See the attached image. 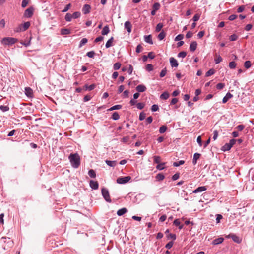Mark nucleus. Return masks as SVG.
I'll return each instance as SVG.
<instances>
[{
    "label": "nucleus",
    "mask_w": 254,
    "mask_h": 254,
    "mask_svg": "<svg viewBox=\"0 0 254 254\" xmlns=\"http://www.w3.org/2000/svg\"><path fill=\"white\" fill-rule=\"evenodd\" d=\"M70 164L74 168H77L80 164V158L77 153L70 154L68 157Z\"/></svg>",
    "instance_id": "obj_1"
},
{
    "label": "nucleus",
    "mask_w": 254,
    "mask_h": 254,
    "mask_svg": "<svg viewBox=\"0 0 254 254\" xmlns=\"http://www.w3.org/2000/svg\"><path fill=\"white\" fill-rule=\"evenodd\" d=\"M17 41V39L12 37L3 38L1 42L3 45L10 46L15 44Z\"/></svg>",
    "instance_id": "obj_2"
},
{
    "label": "nucleus",
    "mask_w": 254,
    "mask_h": 254,
    "mask_svg": "<svg viewBox=\"0 0 254 254\" xmlns=\"http://www.w3.org/2000/svg\"><path fill=\"white\" fill-rule=\"evenodd\" d=\"M102 195L105 200L108 202H111L112 200L110 198L108 190L105 188H102L101 190Z\"/></svg>",
    "instance_id": "obj_3"
},
{
    "label": "nucleus",
    "mask_w": 254,
    "mask_h": 254,
    "mask_svg": "<svg viewBox=\"0 0 254 254\" xmlns=\"http://www.w3.org/2000/svg\"><path fill=\"white\" fill-rule=\"evenodd\" d=\"M30 26L29 22H24L23 24L20 25V30H15L16 32L26 31Z\"/></svg>",
    "instance_id": "obj_4"
},
{
    "label": "nucleus",
    "mask_w": 254,
    "mask_h": 254,
    "mask_svg": "<svg viewBox=\"0 0 254 254\" xmlns=\"http://www.w3.org/2000/svg\"><path fill=\"white\" fill-rule=\"evenodd\" d=\"M130 177L129 176L120 177L117 179V182L118 184H123L128 182L130 180Z\"/></svg>",
    "instance_id": "obj_5"
},
{
    "label": "nucleus",
    "mask_w": 254,
    "mask_h": 254,
    "mask_svg": "<svg viewBox=\"0 0 254 254\" xmlns=\"http://www.w3.org/2000/svg\"><path fill=\"white\" fill-rule=\"evenodd\" d=\"M34 9L30 7L28 8L24 12V16L27 18H30L33 14Z\"/></svg>",
    "instance_id": "obj_6"
},
{
    "label": "nucleus",
    "mask_w": 254,
    "mask_h": 254,
    "mask_svg": "<svg viewBox=\"0 0 254 254\" xmlns=\"http://www.w3.org/2000/svg\"><path fill=\"white\" fill-rule=\"evenodd\" d=\"M25 94L28 97L31 98L33 96V90L30 87H25Z\"/></svg>",
    "instance_id": "obj_7"
},
{
    "label": "nucleus",
    "mask_w": 254,
    "mask_h": 254,
    "mask_svg": "<svg viewBox=\"0 0 254 254\" xmlns=\"http://www.w3.org/2000/svg\"><path fill=\"white\" fill-rule=\"evenodd\" d=\"M90 187L94 190L98 189L99 187V184L97 181H95L93 180H90L89 182Z\"/></svg>",
    "instance_id": "obj_8"
},
{
    "label": "nucleus",
    "mask_w": 254,
    "mask_h": 254,
    "mask_svg": "<svg viewBox=\"0 0 254 254\" xmlns=\"http://www.w3.org/2000/svg\"><path fill=\"white\" fill-rule=\"evenodd\" d=\"M170 63L171 66L172 67H177L178 66V63L177 61L173 57L170 58Z\"/></svg>",
    "instance_id": "obj_9"
},
{
    "label": "nucleus",
    "mask_w": 254,
    "mask_h": 254,
    "mask_svg": "<svg viewBox=\"0 0 254 254\" xmlns=\"http://www.w3.org/2000/svg\"><path fill=\"white\" fill-rule=\"evenodd\" d=\"M227 237L231 238L233 241L237 243H240L241 241L240 238L235 234L229 235Z\"/></svg>",
    "instance_id": "obj_10"
},
{
    "label": "nucleus",
    "mask_w": 254,
    "mask_h": 254,
    "mask_svg": "<svg viewBox=\"0 0 254 254\" xmlns=\"http://www.w3.org/2000/svg\"><path fill=\"white\" fill-rule=\"evenodd\" d=\"M91 6L89 4H85L82 8V12L84 14L89 13L90 11Z\"/></svg>",
    "instance_id": "obj_11"
},
{
    "label": "nucleus",
    "mask_w": 254,
    "mask_h": 254,
    "mask_svg": "<svg viewBox=\"0 0 254 254\" xmlns=\"http://www.w3.org/2000/svg\"><path fill=\"white\" fill-rule=\"evenodd\" d=\"M125 29L127 30L128 33H130L131 31L132 26L129 21H126L124 24Z\"/></svg>",
    "instance_id": "obj_12"
},
{
    "label": "nucleus",
    "mask_w": 254,
    "mask_h": 254,
    "mask_svg": "<svg viewBox=\"0 0 254 254\" xmlns=\"http://www.w3.org/2000/svg\"><path fill=\"white\" fill-rule=\"evenodd\" d=\"M233 97V95L230 92H228L226 95L223 97L222 100L223 103H226L230 99Z\"/></svg>",
    "instance_id": "obj_13"
},
{
    "label": "nucleus",
    "mask_w": 254,
    "mask_h": 254,
    "mask_svg": "<svg viewBox=\"0 0 254 254\" xmlns=\"http://www.w3.org/2000/svg\"><path fill=\"white\" fill-rule=\"evenodd\" d=\"M206 190V188L205 186H201L198 187L197 189H195L193 190V193H197L198 192H201Z\"/></svg>",
    "instance_id": "obj_14"
},
{
    "label": "nucleus",
    "mask_w": 254,
    "mask_h": 254,
    "mask_svg": "<svg viewBox=\"0 0 254 254\" xmlns=\"http://www.w3.org/2000/svg\"><path fill=\"white\" fill-rule=\"evenodd\" d=\"M224 241V238L222 237H219L218 238H216L214 239L212 242V244L214 245H218L220 244H221Z\"/></svg>",
    "instance_id": "obj_15"
},
{
    "label": "nucleus",
    "mask_w": 254,
    "mask_h": 254,
    "mask_svg": "<svg viewBox=\"0 0 254 254\" xmlns=\"http://www.w3.org/2000/svg\"><path fill=\"white\" fill-rule=\"evenodd\" d=\"M146 89V87L142 84H140L136 86V90L139 92H144Z\"/></svg>",
    "instance_id": "obj_16"
},
{
    "label": "nucleus",
    "mask_w": 254,
    "mask_h": 254,
    "mask_svg": "<svg viewBox=\"0 0 254 254\" xmlns=\"http://www.w3.org/2000/svg\"><path fill=\"white\" fill-rule=\"evenodd\" d=\"M144 41L150 44H153V41L152 39V36L151 35H145L144 37Z\"/></svg>",
    "instance_id": "obj_17"
},
{
    "label": "nucleus",
    "mask_w": 254,
    "mask_h": 254,
    "mask_svg": "<svg viewBox=\"0 0 254 254\" xmlns=\"http://www.w3.org/2000/svg\"><path fill=\"white\" fill-rule=\"evenodd\" d=\"M197 44L196 41H193L190 46V49L191 51L194 52L197 48Z\"/></svg>",
    "instance_id": "obj_18"
},
{
    "label": "nucleus",
    "mask_w": 254,
    "mask_h": 254,
    "mask_svg": "<svg viewBox=\"0 0 254 254\" xmlns=\"http://www.w3.org/2000/svg\"><path fill=\"white\" fill-rule=\"evenodd\" d=\"M127 212V208H122L119 210H118L117 212V214L120 216H122L123 215H124V214H125L126 212Z\"/></svg>",
    "instance_id": "obj_19"
},
{
    "label": "nucleus",
    "mask_w": 254,
    "mask_h": 254,
    "mask_svg": "<svg viewBox=\"0 0 254 254\" xmlns=\"http://www.w3.org/2000/svg\"><path fill=\"white\" fill-rule=\"evenodd\" d=\"M200 154L198 153H195L193 155L192 163L193 165H195L197 163V160L200 158Z\"/></svg>",
    "instance_id": "obj_20"
},
{
    "label": "nucleus",
    "mask_w": 254,
    "mask_h": 254,
    "mask_svg": "<svg viewBox=\"0 0 254 254\" xmlns=\"http://www.w3.org/2000/svg\"><path fill=\"white\" fill-rule=\"evenodd\" d=\"M109 32H110V29H109V27L108 25H106L103 28V29L101 32V33L103 35H107L109 33Z\"/></svg>",
    "instance_id": "obj_21"
},
{
    "label": "nucleus",
    "mask_w": 254,
    "mask_h": 254,
    "mask_svg": "<svg viewBox=\"0 0 254 254\" xmlns=\"http://www.w3.org/2000/svg\"><path fill=\"white\" fill-rule=\"evenodd\" d=\"M231 145L229 143H227L222 146V150L223 151H229L231 149Z\"/></svg>",
    "instance_id": "obj_22"
},
{
    "label": "nucleus",
    "mask_w": 254,
    "mask_h": 254,
    "mask_svg": "<svg viewBox=\"0 0 254 254\" xmlns=\"http://www.w3.org/2000/svg\"><path fill=\"white\" fill-rule=\"evenodd\" d=\"M106 163L110 167H115L117 165L116 161H110V160H106Z\"/></svg>",
    "instance_id": "obj_23"
},
{
    "label": "nucleus",
    "mask_w": 254,
    "mask_h": 254,
    "mask_svg": "<svg viewBox=\"0 0 254 254\" xmlns=\"http://www.w3.org/2000/svg\"><path fill=\"white\" fill-rule=\"evenodd\" d=\"M113 40H114V38L113 37H112L110 39H109L107 41V42H106V45H105V47L106 48H108L110 47L111 46H112Z\"/></svg>",
    "instance_id": "obj_24"
},
{
    "label": "nucleus",
    "mask_w": 254,
    "mask_h": 254,
    "mask_svg": "<svg viewBox=\"0 0 254 254\" xmlns=\"http://www.w3.org/2000/svg\"><path fill=\"white\" fill-rule=\"evenodd\" d=\"M121 108H122V105H116L112 106L110 108L108 109V111H111L115 110H119V109H121Z\"/></svg>",
    "instance_id": "obj_25"
},
{
    "label": "nucleus",
    "mask_w": 254,
    "mask_h": 254,
    "mask_svg": "<svg viewBox=\"0 0 254 254\" xmlns=\"http://www.w3.org/2000/svg\"><path fill=\"white\" fill-rule=\"evenodd\" d=\"M96 87V85L94 84H91L90 85H85L84 86V88L86 90H89V91H91L92 90H93Z\"/></svg>",
    "instance_id": "obj_26"
},
{
    "label": "nucleus",
    "mask_w": 254,
    "mask_h": 254,
    "mask_svg": "<svg viewBox=\"0 0 254 254\" xmlns=\"http://www.w3.org/2000/svg\"><path fill=\"white\" fill-rule=\"evenodd\" d=\"M169 94L167 92H164L162 93L160 95V98L161 99L166 100L169 98Z\"/></svg>",
    "instance_id": "obj_27"
},
{
    "label": "nucleus",
    "mask_w": 254,
    "mask_h": 254,
    "mask_svg": "<svg viewBox=\"0 0 254 254\" xmlns=\"http://www.w3.org/2000/svg\"><path fill=\"white\" fill-rule=\"evenodd\" d=\"M70 33V31L68 29L63 28L61 30L62 35H67Z\"/></svg>",
    "instance_id": "obj_28"
},
{
    "label": "nucleus",
    "mask_w": 254,
    "mask_h": 254,
    "mask_svg": "<svg viewBox=\"0 0 254 254\" xmlns=\"http://www.w3.org/2000/svg\"><path fill=\"white\" fill-rule=\"evenodd\" d=\"M166 36V33L164 31H161L158 35V38L159 40H162Z\"/></svg>",
    "instance_id": "obj_29"
},
{
    "label": "nucleus",
    "mask_w": 254,
    "mask_h": 254,
    "mask_svg": "<svg viewBox=\"0 0 254 254\" xmlns=\"http://www.w3.org/2000/svg\"><path fill=\"white\" fill-rule=\"evenodd\" d=\"M88 175L91 178H94L96 177V175L94 170L91 169L88 171Z\"/></svg>",
    "instance_id": "obj_30"
},
{
    "label": "nucleus",
    "mask_w": 254,
    "mask_h": 254,
    "mask_svg": "<svg viewBox=\"0 0 254 254\" xmlns=\"http://www.w3.org/2000/svg\"><path fill=\"white\" fill-rule=\"evenodd\" d=\"M120 115L117 112H114L112 116V119L114 120H117L119 119Z\"/></svg>",
    "instance_id": "obj_31"
},
{
    "label": "nucleus",
    "mask_w": 254,
    "mask_h": 254,
    "mask_svg": "<svg viewBox=\"0 0 254 254\" xmlns=\"http://www.w3.org/2000/svg\"><path fill=\"white\" fill-rule=\"evenodd\" d=\"M72 18V14L69 13H67L66 14L65 16V20L66 21L69 22L71 21Z\"/></svg>",
    "instance_id": "obj_32"
},
{
    "label": "nucleus",
    "mask_w": 254,
    "mask_h": 254,
    "mask_svg": "<svg viewBox=\"0 0 254 254\" xmlns=\"http://www.w3.org/2000/svg\"><path fill=\"white\" fill-rule=\"evenodd\" d=\"M88 42V39L87 38H83L81 41H80V44H79V48H81L82 47L83 45H84L85 44H86Z\"/></svg>",
    "instance_id": "obj_33"
},
{
    "label": "nucleus",
    "mask_w": 254,
    "mask_h": 254,
    "mask_svg": "<svg viewBox=\"0 0 254 254\" xmlns=\"http://www.w3.org/2000/svg\"><path fill=\"white\" fill-rule=\"evenodd\" d=\"M185 161L184 160H180L178 162H175L173 163V166L175 167H178L181 165L184 164Z\"/></svg>",
    "instance_id": "obj_34"
},
{
    "label": "nucleus",
    "mask_w": 254,
    "mask_h": 254,
    "mask_svg": "<svg viewBox=\"0 0 254 254\" xmlns=\"http://www.w3.org/2000/svg\"><path fill=\"white\" fill-rule=\"evenodd\" d=\"M167 129V126H166L165 125H163L159 128V132L160 133H163L166 131Z\"/></svg>",
    "instance_id": "obj_35"
},
{
    "label": "nucleus",
    "mask_w": 254,
    "mask_h": 254,
    "mask_svg": "<svg viewBox=\"0 0 254 254\" xmlns=\"http://www.w3.org/2000/svg\"><path fill=\"white\" fill-rule=\"evenodd\" d=\"M164 175L161 173L158 174L156 176V179H157L158 181H162L164 179Z\"/></svg>",
    "instance_id": "obj_36"
},
{
    "label": "nucleus",
    "mask_w": 254,
    "mask_h": 254,
    "mask_svg": "<svg viewBox=\"0 0 254 254\" xmlns=\"http://www.w3.org/2000/svg\"><path fill=\"white\" fill-rule=\"evenodd\" d=\"M238 36L235 34L231 35L229 37V40L231 41H235L237 40L238 39Z\"/></svg>",
    "instance_id": "obj_37"
},
{
    "label": "nucleus",
    "mask_w": 254,
    "mask_h": 254,
    "mask_svg": "<svg viewBox=\"0 0 254 254\" xmlns=\"http://www.w3.org/2000/svg\"><path fill=\"white\" fill-rule=\"evenodd\" d=\"M80 15H81V13L79 11L74 12L72 14V18H74V19L79 17L80 16Z\"/></svg>",
    "instance_id": "obj_38"
},
{
    "label": "nucleus",
    "mask_w": 254,
    "mask_h": 254,
    "mask_svg": "<svg viewBox=\"0 0 254 254\" xmlns=\"http://www.w3.org/2000/svg\"><path fill=\"white\" fill-rule=\"evenodd\" d=\"M163 26V25L161 23H159L157 24V25L156 27V29H155L156 31L157 32L160 31L161 29L162 28Z\"/></svg>",
    "instance_id": "obj_39"
},
{
    "label": "nucleus",
    "mask_w": 254,
    "mask_h": 254,
    "mask_svg": "<svg viewBox=\"0 0 254 254\" xmlns=\"http://www.w3.org/2000/svg\"><path fill=\"white\" fill-rule=\"evenodd\" d=\"M215 73V70L213 69H209L206 73V76L208 77L210 76L213 74H214Z\"/></svg>",
    "instance_id": "obj_40"
},
{
    "label": "nucleus",
    "mask_w": 254,
    "mask_h": 254,
    "mask_svg": "<svg viewBox=\"0 0 254 254\" xmlns=\"http://www.w3.org/2000/svg\"><path fill=\"white\" fill-rule=\"evenodd\" d=\"M0 109L2 112H6L9 110V108L7 106L1 105L0 106Z\"/></svg>",
    "instance_id": "obj_41"
},
{
    "label": "nucleus",
    "mask_w": 254,
    "mask_h": 254,
    "mask_svg": "<svg viewBox=\"0 0 254 254\" xmlns=\"http://www.w3.org/2000/svg\"><path fill=\"white\" fill-rule=\"evenodd\" d=\"M236 66V64L235 62L232 61L229 64V67L231 69H234Z\"/></svg>",
    "instance_id": "obj_42"
},
{
    "label": "nucleus",
    "mask_w": 254,
    "mask_h": 254,
    "mask_svg": "<svg viewBox=\"0 0 254 254\" xmlns=\"http://www.w3.org/2000/svg\"><path fill=\"white\" fill-rule=\"evenodd\" d=\"M187 55V53L185 51H182L178 53V57L179 58H184Z\"/></svg>",
    "instance_id": "obj_43"
},
{
    "label": "nucleus",
    "mask_w": 254,
    "mask_h": 254,
    "mask_svg": "<svg viewBox=\"0 0 254 254\" xmlns=\"http://www.w3.org/2000/svg\"><path fill=\"white\" fill-rule=\"evenodd\" d=\"M184 38L183 34H179L175 38V41H179L182 40Z\"/></svg>",
    "instance_id": "obj_44"
},
{
    "label": "nucleus",
    "mask_w": 254,
    "mask_h": 254,
    "mask_svg": "<svg viewBox=\"0 0 254 254\" xmlns=\"http://www.w3.org/2000/svg\"><path fill=\"white\" fill-rule=\"evenodd\" d=\"M222 61V58L220 55L217 56L216 58L215 59V63L216 64L220 63Z\"/></svg>",
    "instance_id": "obj_45"
},
{
    "label": "nucleus",
    "mask_w": 254,
    "mask_h": 254,
    "mask_svg": "<svg viewBox=\"0 0 254 254\" xmlns=\"http://www.w3.org/2000/svg\"><path fill=\"white\" fill-rule=\"evenodd\" d=\"M121 64L119 62L116 63L114 64L113 66V68L114 70H118L121 67Z\"/></svg>",
    "instance_id": "obj_46"
},
{
    "label": "nucleus",
    "mask_w": 254,
    "mask_h": 254,
    "mask_svg": "<svg viewBox=\"0 0 254 254\" xmlns=\"http://www.w3.org/2000/svg\"><path fill=\"white\" fill-rule=\"evenodd\" d=\"M146 69L148 71H152L153 69V66L151 64H148L146 66Z\"/></svg>",
    "instance_id": "obj_47"
},
{
    "label": "nucleus",
    "mask_w": 254,
    "mask_h": 254,
    "mask_svg": "<svg viewBox=\"0 0 254 254\" xmlns=\"http://www.w3.org/2000/svg\"><path fill=\"white\" fill-rule=\"evenodd\" d=\"M154 161L155 163L157 164H160V162L161 161V158L159 156H155L154 157Z\"/></svg>",
    "instance_id": "obj_48"
},
{
    "label": "nucleus",
    "mask_w": 254,
    "mask_h": 254,
    "mask_svg": "<svg viewBox=\"0 0 254 254\" xmlns=\"http://www.w3.org/2000/svg\"><path fill=\"white\" fill-rule=\"evenodd\" d=\"M143 50V47L140 44H139L137 46L136 48V52L137 53H139L141 52Z\"/></svg>",
    "instance_id": "obj_49"
},
{
    "label": "nucleus",
    "mask_w": 254,
    "mask_h": 254,
    "mask_svg": "<svg viewBox=\"0 0 254 254\" xmlns=\"http://www.w3.org/2000/svg\"><path fill=\"white\" fill-rule=\"evenodd\" d=\"M251 66V63L250 61H247L244 63V66L247 69L249 68Z\"/></svg>",
    "instance_id": "obj_50"
},
{
    "label": "nucleus",
    "mask_w": 254,
    "mask_h": 254,
    "mask_svg": "<svg viewBox=\"0 0 254 254\" xmlns=\"http://www.w3.org/2000/svg\"><path fill=\"white\" fill-rule=\"evenodd\" d=\"M146 117V114L144 112H141L140 113L139 116V119L140 121H142L144 119H145Z\"/></svg>",
    "instance_id": "obj_51"
},
{
    "label": "nucleus",
    "mask_w": 254,
    "mask_h": 254,
    "mask_svg": "<svg viewBox=\"0 0 254 254\" xmlns=\"http://www.w3.org/2000/svg\"><path fill=\"white\" fill-rule=\"evenodd\" d=\"M225 86V84L222 83H219L217 84L216 85V88L218 90H221Z\"/></svg>",
    "instance_id": "obj_52"
},
{
    "label": "nucleus",
    "mask_w": 254,
    "mask_h": 254,
    "mask_svg": "<svg viewBox=\"0 0 254 254\" xmlns=\"http://www.w3.org/2000/svg\"><path fill=\"white\" fill-rule=\"evenodd\" d=\"M164 163L158 164L156 166V168L159 170H162L164 168Z\"/></svg>",
    "instance_id": "obj_53"
},
{
    "label": "nucleus",
    "mask_w": 254,
    "mask_h": 254,
    "mask_svg": "<svg viewBox=\"0 0 254 254\" xmlns=\"http://www.w3.org/2000/svg\"><path fill=\"white\" fill-rule=\"evenodd\" d=\"M160 7L159 3H155L153 5V9L156 11L158 10Z\"/></svg>",
    "instance_id": "obj_54"
},
{
    "label": "nucleus",
    "mask_w": 254,
    "mask_h": 254,
    "mask_svg": "<svg viewBox=\"0 0 254 254\" xmlns=\"http://www.w3.org/2000/svg\"><path fill=\"white\" fill-rule=\"evenodd\" d=\"M167 237L168 239H173V240L176 239V235L172 233L169 234Z\"/></svg>",
    "instance_id": "obj_55"
},
{
    "label": "nucleus",
    "mask_w": 254,
    "mask_h": 254,
    "mask_svg": "<svg viewBox=\"0 0 254 254\" xmlns=\"http://www.w3.org/2000/svg\"><path fill=\"white\" fill-rule=\"evenodd\" d=\"M166 73H167V70L166 68H164L163 69H162L160 73V76L161 77H163L164 76H165L166 74Z\"/></svg>",
    "instance_id": "obj_56"
},
{
    "label": "nucleus",
    "mask_w": 254,
    "mask_h": 254,
    "mask_svg": "<svg viewBox=\"0 0 254 254\" xmlns=\"http://www.w3.org/2000/svg\"><path fill=\"white\" fill-rule=\"evenodd\" d=\"M29 0H22L21 6L23 8L25 7L28 4Z\"/></svg>",
    "instance_id": "obj_57"
},
{
    "label": "nucleus",
    "mask_w": 254,
    "mask_h": 254,
    "mask_svg": "<svg viewBox=\"0 0 254 254\" xmlns=\"http://www.w3.org/2000/svg\"><path fill=\"white\" fill-rule=\"evenodd\" d=\"M159 110V107L157 105L154 104L151 107V110L153 112L157 111Z\"/></svg>",
    "instance_id": "obj_58"
},
{
    "label": "nucleus",
    "mask_w": 254,
    "mask_h": 254,
    "mask_svg": "<svg viewBox=\"0 0 254 254\" xmlns=\"http://www.w3.org/2000/svg\"><path fill=\"white\" fill-rule=\"evenodd\" d=\"M173 244V241H170L166 245L165 247L168 249H170L172 247Z\"/></svg>",
    "instance_id": "obj_59"
},
{
    "label": "nucleus",
    "mask_w": 254,
    "mask_h": 254,
    "mask_svg": "<svg viewBox=\"0 0 254 254\" xmlns=\"http://www.w3.org/2000/svg\"><path fill=\"white\" fill-rule=\"evenodd\" d=\"M87 56L89 58H93L95 55V52L94 51H90L87 53Z\"/></svg>",
    "instance_id": "obj_60"
},
{
    "label": "nucleus",
    "mask_w": 254,
    "mask_h": 254,
    "mask_svg": "<svg viewBox=\"0 0 254 254\" xmlns=\"http://www.w3.org/2000/svg\"><path fill=\"white\" fill-rule=\"evenodd\" d=\"M71 7V4L69 3L68 4L66 5V6L64 7V8L62 10L63 12H65L67 11Z\"/></svg>",
    "instance_id": "obj_61"
},
{
    "label": "nucleus",
    "mask_w": 254,
    "mask_h": 254,
    "mask_svg": "<svg viewBox=\"0 0 254 254\" xmlns=\"http://www.w3.org/2000/svg\"><path fill=\"white\" fill-rule=\"evenodd\" d=\"M144 104L142 103H138L137 104L136 106L138 109H142L144 107Z\"/></svg>",
    "instance_id": "obj_62"
},
{
    "label": "nucleus",
    "mask_w": 254,
    "mask_h": 254,
    "mask_svg": "<svg viewBox=\"0 0 254 254\" xmlns=\"http://www.w3.org/2000/svg\"><path fill=\"white\" fill-rule=\"evenodd\" d=\"M245 8V6L244 5H242V6H239L238 7V8L237 9V12L238 13L243 12Z\"/></svg>",
    "instance_id": "obj_63"
},
{
    "label": "nucleus",
    "mask_w": 254,
    "mask_h": 254,
    "mask_svg": "<svg viewBox=\"0 0 254 254\" xmlns=\"http://www.w3.org/2000/svg\"><path fill=\"white\" fill-rule=\"evenodd\" d=\"M200 18V15L198 14H196L193 17V20L194 22L197 21Z\"/></svg>",
    "instance_id": "obj_64"
}]
</instances>
